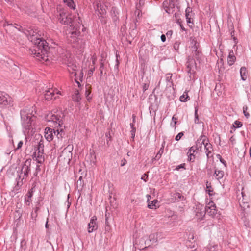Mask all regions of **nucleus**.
<instances>
[{
    "label": "nucleus",
    "mask_w": 251,
    "mask_h": 251,
    "mask_svg": "<svg viewBox=\"0 0 251 251\" xmlns=\"http://www.w3.org/2000/svg\"><path fill=\"white\" fill-rule=\"evenodd\" d=\"M24 33L27 36L28 40L34 44L30 49L31 53L40 61H47L48 58V45L46 40L39 37L36 31L31 27L26 29Z\"/></svg>",
    "instance_id": "nucleus-1"
},
{
    "label": "nucleus",
    "mask_w": 251,
    "mask_h": 251,
    "mask_svg": "<svg viewBox=\"0 0 251 251\" xmlns=\"http://www.w3.org/2000/svg\"><path fill=\"white\" fill-rule=\"evenodd\" d=\"M21 123L23 128L26 130H33L36 117L32 116L28 107H25L20 112Z\"/></svg>",
    "instance_id": "nucleus-2"
},
{
    "label": "nucleus",
    "mask_w": 251,
    "mask_h": 251,
    "mask_svg": "<svg viewBox=\"0 0 251 251\" xmlns=\"http://www.w3.org/2000/svg\"><path fill=\"white\" fill-rule=\"evenodd\" d=\"M44 148V142L42 139L34 147V152L32 155L33 159H35L38 164H41L45 161Z\"/></svg>",
    "instance_id": "nucleus-3"
},
{
    "label": "nucleus",
    "mask_w": 251,
    "mask_h": 251,
    "mask_svg": "<svg viewBox=\"0 0 251 251\" xmlns=\"http://www.w3.org/2000/svg\"><path fill=\"white\" fill-rule=\"evenodd\" d=\"M197 142L201 144V145H204L205 152L206 154L207 158H210L213 157V148L211 144L209 143V141L207 137L205 135H201L198 139Z\"/></svg>",
    "instance_id": "nucleus-4"
},
{
    "label": "nucleus",
    "mask_w": 251,
    "mask_h": 251,
    "mask_svg": "<svg viewBox=\"0 0 251 251\" xmlns=\"http://www.w3.org/2000/svg\"><path fill=\"white\" fill-rule=\"evenodd\" d=\"M64 134V132L62 128H58L55 130L50 127H47L45 129V137L49 142L53 140L54 135H56L58 139H60L62 138Z\"/></svg>",
    "instance_id": "nucleus-5"
},
{
    "label": "nucleus",
    "mask_w": 251,
    "mask_h": 251,
    "mask_svg": "<svg viewBox=\"0 0 251 251\" xmlns=\"http://www.w3.org/2000/svg\"><path fill=\"white\" fill-rule=\"evenodd\" d=\"M31 162L32 160L31 159H26L22 167L20 174L25 176V178L28 176L30 171Z\"/></svg>",
    "instance_id": "nucleus-6"
},
{
    "label": "nucleus",
    "mask_w": 251,
    "mask_h": 251,
    "mask_svg": "<svg viewBox=\"0 0 251 251\" xmlns=\"http://www.w3.org/2000/svg\"><path fill=\"white\" fill-rule=\"evenodd\" d=\"M58 21L61 24L69 25L72 22V16L62 11L59 14Z\"/></svg>",
    "instance_id": "nucleus-7"
},
{
    "label": "nucleus",
    "mask_w": 251,
    "mask_h": 251,
    "mask_svg": "<svg viewBox=\"0 0 251 251\" xmlns=\"http://www.w3.org/2000/svg\"><path fill=\"white\" fill-rule=\"evenodd\" d=\"M196 69V63L193 59H189L186 63V71L188 73L190 78L192 77L191 75L195 74Z\"/></svg>",
    "instance_id": "nucleus-8"
},
{
    "label": "nucleus",
    "mask_w": 251,
    "mask_h": 251,
    "mask_svg": "<svg viewBox=\"0 0 251 251\" xmlns=\"http://www.w3.org/2000/svg\"><path fill=\"white\" fill-rule=\"evenodd\" d=\"M176 0H169L163 3V6L165 11L168 14H172L174 12L175 2Z\"/></svg>",
    "instance_id": "nucleus-9"
},
{
    "label": "nucleus",
    "mask_w": 251,
    "mask_h": 251,
    "mask_svg": "<svg viewBox=\"0 0 251 251\" xmlns=\"http://www.w3.org/2000/svg\"><path fill=\"white\" fill-rule=\"evenodd\" d=\"M194 212L198 219H202L205 214L204 206L200 204L196 205Z\"/></svg>",
    "instance_id": "nucleus-10"
},
{
    "label": "nucleus",
    "mask_w": 251,
    "mask_h": 251,
    "mask_svg": "<svg viewBox=\"0 0 251 251\" xmlns=\"http://www.w3.org/2000/svg\"><path fill=\"white\" fill-rule=\"evenodd\" d=\"M97 217L93 216L90 219V222L88 224V232L90 233L96 230L98 228V225L97 223Z\"/></svg>",
    "instance_id": "nucleus-11"
},
{
    "label": "nucleus",
    "mask_w": 251,
    "mask_h": 251,
    "mask_svg": "<svg viewBox=\"0 0 251 251\" xmlns=\"http://www.w3.org/2000/svg\"><path fill=\"white\" fill-rule=\"evenodd\" d=\"M55 94L57 95H62L61 92L56 88L49 89L48 90H46L45 91V93L44 94L45 98L47 100H51L53 99V97Z\"/></svg>",
    "instance_id": "nucleus-12"
},
{
    "label": "nucleus",
    "mask_w": 251,
    "mask_h": 251,
    "mask_svg": "<svg viewBox=\"0 0 251 251\" xmlns=\"http://www.w3.org/2000/svg\"><path fill=\"white\" fill-rule=\"evenodd\" d=\"M205 213L208 215L214 216L217 213L216 206L213 202H209L208 205L204 207Z\"/></svg>",
    "instance_id": "nucleus-13"
},
{
    "label": "nucleus",
    "mask_w": 251,
    "mask_h": 251,
    "mask_svg": "<svg viewBox=\"0 0 251 251\" xmlns=\"http://www.w3.org/2000/svg\"><path fill=\"white\" fill-rule=\"evenodd\" d=\"M94 7L99 14L102 15L106 13V6L102 4L100 1H97L94 3Z\"/></svg>",
    "instance_id": "nucleus-14"
},
{
    "label": "nucleus",
    "mask_w": 251,
    "mask_h": 251,
    "mask_svg": "<svg viewBox=\"0 0 251 251\" xmlns=\"http://www.w3.org/2000/svg\"><path fill=\"white\" fill-rule=\"evenodd\" d=\"M185 200L184 197L178 192H176L171 196L168 201L169 202L174 203Z\"/></svg>",
    "instance_id": "nucleus-15"
},
{
    "label": "nucleus",
    "mask_w": 251,
    "mask_h": 251,
    "mask_svg": "<svg viewBox=\"0 0 251 251\" xmlns=\"http://www.w3.org/2000/svg\"><path fill=\"white\" fill-rule=\"evenodd\" d=\"M9 96L3 92H0V107H3L8 104Z\"/></svg>",
    "instance_id": "nucleus-16"
},
{
    "label": "nucleus",
    "mask_w": 251,
    "mask_h": 251,
    "mask_svg": "<svg viewBox=\"0 0 251 251\" xmlns=\"http://www.w3.org/2000/svg\"><path fill=\"white\" fill-rule=\"evenodd\" d=\"M194 44L191 47V50L192 51V53L194 56H195V58L199 60V58H200V56L201 55V52L198 50V46L197 43L196 41H194Z\"/></svg>",
    "instance_id": "nucleus-17"
},
{
    "label": "nucleus",
    "mask_w": 251,
    "mask_h": 251,
    "mask_svg": "<svg viewBox=\"0 0 251 251\" xmlns=\"http://www.w3.org/2000/svg\"><path fill=\"white\" fill-rule=\"evenodd\" d=\"M236 60V58L234 55L233 50H229L228 55L227 56V63L229 66L234 64Z\"/></svg>",
    "instance_id": "nucleus-18"
},
{
    "label": "nucleus",
    "mask_w": 251,
    "mask_h": 251,
    "mask_svg": "<svg viewBox=\"0 0 251 251\" xmlns=\"http://www.w3.org/2000/svg\"><path fill=\"white\" fill-rule=\"evenodd\" d=\"M25 177V176L21 174L18 175V177L16 178L17 184L15 187L16 190H19L20 187L23 184V180Z\"/></svg>",
    "instance_id": "nucleus-19"
},
{
    "label": "nucleus",
    "mask_w": 251,
    "mask_h": 251,
    "mask_svg": "<svg viewBox=\"0 0 251 251\" xmlns=\"http://www.w3.org/2000/svg\"><path fill=\"white\" fill-rule=\"evenodd\" d=\"M72 99L74 101L77 103L80 101L81 98L78 90L75 91L74 94L72 96Z\"/></svg>",
    "instance_id": "nucleus-20"
},
{
    "label": "nucleus",
    "mask_w": 251,
    "mask_h": 251,
    "mask_svg": "<svg viewBox=\"0 0 251 251\" xmlns=\"http://www.w3.org/2000/svg\"><path fill=\"white\" fill-rule=\"evenodd\" d=\"M67 66L68 71L75 76L76 75V73L75 72L77 68L76 66L74 64H71L70 63L68 64Z\"/></svg>",
    "instance_id": "nucleus-21"
},
{
    "label": "nucleus",
    "mask_w": 251,
    "mask_h": 251,
    "mask_svg": "<svg viewBox=\"0 0 251 251\" xmlns=\"http://www.w3.org/2000/svg\"><path fill=\"white\" fill-rule=\"evenodd\" d=\"M247 69L245 67H242L240 68V74L241 77V79L245 81L247 79Z\"/></svg>",
    "instance_id": "nucleus-22"
},
{
    "label": "nucleus",
    "mask_w": 251,
    "mask_h": 251,
    "mask_svg": "<svg viewBox=\"0 0 251 251\" xmlns=\"http://www.w3.org/2000/svg\"><path fill=\"white\" fill-rule=\"evenodd\" d=\"M224 175V172L221 170H215L214 172V176L215 178L219 180L223 178Z\"/></svg>",
    "instance_id": "nucleus-23"
},
{
    "label": "nucleus",
    "mask_w": 251,
    "mask_h": 251,
    "mask_svg": "<svg viewBox=\"0 0 251 251\" xmlns=\"http://www.w3.org/2000/svg\"><path fill=\"white\" fill-rule=\"evenodd\" d=\"M149 240L152 243H157L158 241L157 234L156 233L150 234L149 236Z\"/></svg>",
    "instance_id": "nucleus-24"
},
{
    "label": "nucleus",
    "mask_w": 251,
    "mask_h": 251,
    "mask_svg": "<svg viewBox=\"0 0 251 251\" xmlns=\"http://www.w3.org/2000/svg\"><path fill=\"white\" fill-rule=\"evenodd\" d=\"M63 1L71 9H75V5L73 0H63Z\"/></svg>",
    "instance_id": "nucleus-25"
},
{
    "label": "nucleus",
    "mask_w": 251,
    "mask_h": 251,
    "mask_svg": "<svg viewBox=\"0 0 251 251\" xmlns=\"http://www.w3.org/2000/svg\"><path fill=\"white\" fill-rule=\"evenodd\" d=\"M172 74L171 73H168L166 75V81L167 82V85L171 86L173 85V81L172 80Z\"/></svg>",
    "instance_id": "nucleus-26"
},
{
    "label": "nucleus",
    "mask_w": 251,
    "mask_h": 251,
    "mask_svg": "<svg viewBox=\"0 0 251 251\" xmlns=\"http://www.w3.org/2000/svg\"><path fill=\"white\" fill-rule=\"evenodd\" d=\"M164 145H162L161 148L160 149L159 151L158 152V153H157V154L156 155L155 157L152 159V160L153 161L154 160H158L161 157V155L162 154V153H163V151H164Z\"/></svg>",
    "instance_id": "nucleus-27"
},
{
    "label": "nucleus",
    "mask_w": 251,
    "mask_h": 251,
    "mask_svg": "<svg viewBox=\"0 0 251 251\" xmlns=\"http://www.w3.org/2000/svg\"><path fill=\"white\" fill-rule=\"evenodd\" d=\"M179 100L182 102H186L190 100L187 92H184V94L180 97Z\"/></svg>",
    "instance_id": "nucleus-28"
},
{
    "label": "nucleus",
    "mask_w": 251,
    "mask_h": 251,
    "mask_svg": "<svg viewBox=\"0 0 251 251\" xmlns=\"http://www.w3.org/2000/svg\"><path fill=\"white\" fill-rule=\"evenodd\" d=\"M158 202V201L157 200H154L151 202H149L148 205V207L150 209H156V204Z\"/></svg>",
    "instance_id": "nucleus-29"
},
{
    "label": "nucleus",
    "mask_w": 251,
    "mask_h": 251,
    "mask_svg": "<svg viewBox=\"0 0 251 251\" xmlns=\"http://www.w3.org/2000/svg\"><path fill=\"white\" fill-rule=\"evenodd\" d=\"M177 118L174 115L172 118V121L170 123V126L171 127L174 128L175 129L176 128V125L177 124Z\"/></svg>",
    "instance_id": "nucleus-30"
},
{
    "label": "nucleus",
    "mask_w": 251,
    "mask_h": 251,
    "mask_svg": "<svg viewBox=\"0 0 251 251\" xmlns=\"http://www.w3.org/2000/svg\"><path fill=\"white\" fill-rule=\"evenodd\" d=\"M20 251H25L26 248V242L25 239H23L21 242Z\"/></svg>",
    "instance_id": "nucleus-31"
},
{
    "label": "nucleus",
    "mask_w": 251,
    "mask_h": 251,
    "mask_svg": "<svg viewBox=\"0 0 251 251\" xmlns=\"http://www.w3.org/2000/svg\"><path fill=\"white\" fill-rule=\"evenodd\" d=\"M188 155V160L191 162H194L195 159V155L193 154V153H187Z\"/></svg>",
    "instance_id": "nucleus-32"
},
{
    "label": "nucleus",
    "mask_w": 251,
    "mask_h": 251,
    "mask_svg": "<svg viewBox=\"0 0 251 251\" xmlns=\"http://www.w3.org/2000/svg\"><path fill=\"white\" fill-rule=\"evenodd\" d=\"M38 210V207H36L35 208L34 212H31V217L33 220V222H34L36 220V218L37 216V211Z\"/></svg>",
    "instance_id": "nucleus-33"
},
{
    "label": "nucleus",
    "mask_w": 251,
    "mask_h": 251,
    "mask_svg": "<svg viewBox=\"0 0 251 251\" xmlns=\"http://www.w3.org/2000/svg\"><path fill=\"white\" fill-rule=\"evenodd\" d=\"M242 126V123L238 120L235 121L233 124V127L234 128H240Z\"/></svg>",
    "instance_id": "nucleus-34"
},
{
    "label": "nucleus",
    "mask_w": 251,
    "mask_h": 251,
    "mask_svg": "<svg viewBox=\"0 0 251 251\" xmlns=\"http://www.w3.org/2000/svg\"><path fill=\"white\" fill-rule=\"evenodd\" d=\"M199 150V147L196 146H193L190 148L188 153H193V154L197 151V150Z\"/></svg>",
    "instance_id": "nucleus-35"
},
{
    "label": "nucleus",
    "mask_w": 251,
    "mask_h": 251,
    "mask_svg": "<svg viewBox=\"0 0 251 251\" xmlns=\"http://www.w3.org/2000/svg\"><path fill=\"white\" fill-rule=\"evenodd\" d=\"M190 9L187 8L186 10V18L187 23H191V14L190 12Z\"/></svg>",
    "instance_id": "nucleus-36"
},
{
    "label": "nucleus",
    "mask_w": 251,
    "mask_h": 251,
    "mask_svg": "<svg viewBox=\"0 0 251 251\" xmlns=\"http://www.w3.org/2000/svg\"><path fill=\"white\" fill-rule=\"evenodd\" d=\"M197 112H198V108L197 107H195V120H194V122L196 124L199 123V116H198V114Z\"/></svg>",
    "instance_id": "nucleus-37"
},
{
    "label": "nucleus",
    "mask_w": 251,
    "mask_h": 251,
    "mask_svg": "<svg viewBox=\"0 0 251 251\" xmlns=\"http://www.w3.org/2000/svg\"><path fill=\"white\" fill-rule=\"evenodd\" d=\"M180 45V42L179 41H176L174 44V49L177 52L179 50Z\"/></svg>",
    "instance_id": "nucleus-38"
},
{
    "label": "nucleus",
    "mask_w": 251,
    "mask_h": 251,
    "mask_svg": "<svg viewBox=\"0 0 251 251\" xmlns=\"http://www.w3.org/2000/svg\"><path fill=\"white\" fill-rule=\"evenodd\" d=\"M206 188L207 190L206 191L208 192V194L211 196L212 195V193L213 192V190L212 189V187L210 185V184H208V182H207L206 184Z\"/></svg>",
    "instance_id": "nucleus-39"
},
{
    "label": "nucleus",
    "mask_w": 251,
    "mask_h": 251,
    "mask_svg": "<svg viewBox=\"0 0 251 251\" xmlns=\"http://www.w3.org/2000/svg\"><path fill=\"white\" fill-rule=\"evenodd\" d=\"M248 110V107L247 106L245 105V106H244L243 107V113H244V115L247 117L248 118L249 116V113L247 112V110Z\"/></svg>",
    "instance_id": "nucleus-40"
},
{
    "label": "nucleus",
    "mask_w": 251,
    "mask_h": 251,
    "mask_svg": "<svg viewBox=\"0 0 251 251\" xmlns=\"http://www.w3.org/2000/svg\"><path fill=\"white\" fill-rule=\"evenodd\" d=\"M16 25L18 26V27H15L16 29H17L19 31L22 32L24 33V31H26L25 28H23V27L21 25H18L17 24H15Z\"/></svg>",
    "instance_id": "nucleus-41"
},
{
    "label": "nucleus",
    "mask_w": 251,
    "mask_h": 251,
    "mask_svg": "<svg viewBox=\"0 0 251 251\" xmlns=\"http://www.w3.org/2000/svg\"><path fill=\"white\" fill-rule=\"evenodd\" d=\"M31 202V199H28L27 197H25V204L27 206H29Z\"/></svg>",
    "instance_id": "nucleus-42"
},
{
    "label": "nucleus",
    "mask_w": 251,
    "mask_h": 251,
    "mask_svg": "<svg viewBox=\"0 0 251 251\" xmlns=\"http://www.w3.org/2000/svg\"><path fill=\"white\" fill-rule=\"evenodd\" d=\"M184 135L183 133L182 132H180L176 136V138H175V140L176 141H178L179 140L181 137H182V136Z\"/></svg>",
    "instance_id": "nucleus-43"
},
{
    "label": "nucleus",
    "mask_w": 251,
    "mask_h": 251,
    "mask_svg": "<svg viewBox=\"0 0 251 251\" xmlns=\"http://www.w3.org/2000/svg\"><path fill=\"white\" fill-rule=\"evenodd\" d=\"M149 87V83H144L143 85V91L145 92L147 90H148V88Z\"/></svg>",
    "instance_id": "nucleus-44"
},
{
    "label": "nucleus",
    "mask_w": 251,
    "mask_h": 251,
    "mask_svg": "<svg viewBox=\"0 0 251 251\" xmlns=\"http://www.w3.org/2000/svg\"><path fill=\"white\" fill-rule=\"evenodd\" d=\"M148 175L145 173L143 175H142V177H141V179L143 180L144 181H145V182H146L148 180Z\"/></svg>",
    "instance_id": "nucleus-45"
},
{
    "label": "nucleus",
    "mask_w": 251,
    "mask_h": 251,
    "mask_svg": "<svg viewBox=\"0 0 251 251\" xmlns=\"http://www.w3.org/2000/svg\"><path fill=\"white\" fill-rule=\"evenodd\" d=\"M185 163L180 164L176 167V170H178L180 168L185 169Z\"/></svg>",
    "instance_id": "nucleus-46"
},
{
    "label": "nucleus",
    "mask_w": 251,
    "mask_h": 251,
    "mask_svg": "<svg viewBox=\"0 0 251 251\" xmlns=\"http://www.w3.org/2000/svg\"><path fill=\"white\" fill-rule=\"evenodd\" d=\"M91 93V91L90 90H89L88 88H86V91H85V95L86 97L87 98L88 100H89L90 98L89 97V95H90Z\"/></svg>",
    "instance_id": "nucleus-47"
},
{
    "label": "nucleus",
    "mask_w": 251,
    "mask_h": 251,
    "mask_svg": "<svg viewBox=\"0 0 251 251\" xmlns=\"http://www.w3.org/2000/svg\"><path fill=\"white\" fill-rule=\"evenodd\" d=\"M79 34V32L76 31H73L71 33L72 34V36L71 37H76V36H78Z\"/></svg>",
    "instance_id": "nucleus-48"
},
{
    "label": "nucleus",
    "mask_w": 251,
    "mask_h": 251,
    "mask_svg": "<svg viewBox=\"0 0 251 251\" xmlns=\"http://www.w3.org/2000/svg\"><path fill=\"white\" fill-rule=\"evenodd\" d=\"M41 170V169H40V165H39V164H37L36 165V172L35 173V175H37V173L39 171H40Z\"/></svg>",
    "instance_id": "nucleus-49"
},
{
    "label": "nucleus",
    "mask_w": 251,
    "mask_h": 251,
    "mask_svg": "<svg viewBox=\"0 0 251 251\" xmlns=\"http://www.w3.org/2000/svg\"><path fill=\"white\" fill-rule=\"evenodd\" d=\"M32 196V193L31 192H28L27 194L26 195L25 197H27L28 199H31V197Z\"/></svg>",
    "instance_id": "nucleus-50"
},
{
    "label": "nucleus",
    "mask_w": 251,
    "mask_h": 251,
    "mask_svg": "<svg viewBox=\"0 0 251 251\" xmlns=\"http://www.w3.org/2000/svg\"><path fill=\"white\" fill-rule=\"evenodd\" d=\"M23 144V141H20L18 143V146H17V147L16 149H20V148L22 147V146Z\"/></svg>",
    "instance_id": "nucleus-51"
},
{
    "label": "nucleus",
    "mask_w": 251,
    "mask_h": 251,
    "mask_svg": "<svg viewBox=\"0 0 251 251\" xmlns=\"http://www.w3.org/2000/svg\"><path fill=\"white\" fill-rule=\"evenodd\" d=\"M219 156H220V161H221V162H222L223 164H224L225 166H226V162L222 158L221 156H220V155H218Z\"/></svg>",
    "instance_id": "nucleus-52"
},
{
    "label": "nucleus",
    "mask_w": 251,
    "mask_h": 251,
    "mask_svg": "<svg viewBox=\"0 0 251 251\" xmlns=\"http://www.w3.org/2000/svg\"><path fill=\"white\" fill-rule=\"evenodd\" d=\"M121 162H122V163L121 164V166H124L127 163V161L125 159H123V160H122Z\"/></svg>",
    "instance_id": "nucleus-53"
},
{
    "label": "nucleus",
    "mask_w": 251,
    "mask_h": 251,
    "mask_svg": "<svg viewBox=\"0 0 251 251\" xmlns=\"http://www.w3.org/2000/svg\"><path fill=\"white\" fill-rule=\"evenodd\" d=\"M166 36L164 34H162L161 36V40L163 42H164L166 41Z\"/></svg>",
    "instance_id": "nucleus-54"
},
{
    "label": "nucleus",
    "mask_w": 251,
    "mask_h": 251,
    "mask_svg": "<svg viewBox=\"0 0 251 251\" xmlns=\"http://www.w3.org/2000/svg\"><path fill=\"white\" fill-rule=\"evenodd\" d=\"M234 31H233L231 32V36L233 37V39L235 41L237 40V38L234 36Z\"/></svg>",
    "instance_id": "nucleus-55"
},
{
    "label": "nucleus",
    "mask_w": 251,
    "mask_h": 251,
    "mask_svg": "<svg viewBox=\"0 0 251 251\" xmlns=\"http://www.w3.org/2000/svg\"><path fill=\"white\" fill-rule=\"evenodd\" d=\"M94 69V68L93 69H91V70H89L88 73V75H92V74L93 73V70Z\"/></svg>",
    "instance_id": "nucleus-56"
},
{
    "label": "nucleus",
    "mask_w": 251,
    "mask_h": 251,
    "mask_svg": "<svg viewBox=\"0 0 251 251\" xmlns=\"http://www.w3.org/2000/svg\"><path fill=\"white\" fill-rule=\"evenodd\" d=\"M243 205H242L240 203V205H241V207H242L245 208L246 206H247V207H249V205L248 204V203H244H244H243Z\"/></svg>",
    "instance_id": "nucleus-57"
},
{
    "label": "nucleus",
    "mask_w": 251,
    "mask_h": 251,
    "mask_svg": "<svg viewBox=\"0 0 251 251\" xmlns=\"http://www.w3.org/2000/svg\"><path fill=\"white\" fill-rule=\"evenodd\" d=\"M105 135L107 138H109L110 140H111V137H110L109 133H106Z\"/></svg>",
    "instance_id": "nucleus-58"
},
{
    "label": "nucleus",
    "mask_w": 251,
    "mask_h": 251,
    "mask_svg": "<svg viewBox=\"0 0 251 251\" xmlns=\"http://www.w3.org/2000/svg\"><path fill=\"white\" fill-rule=\"evenodd\" d=\"M132 119L133 123H135L136 120V116L134 114L132 115Z\"/></svg>",
    "instance_id": "nucleus-59"
},
{
    "label": "nucleus",
    "mask_w": 251,
    "mask_h": 251,
    "mask_svg": "<svg viewBox=\"0 0 251 251\" xmlns=\"http://www.w3.org/2000/svg\"><path fill=\"white\" fill-rule=\"evenodd\" d=\"M135 132H136V128H133L132 129H131V133H135Z\"/></svg>",
    "instance_id": "nucleus-60"
},
{
    "label": "nucleus",
    "mask_w": 251,
    "mask_h": 251,
    "mask_svg": "<svg viewBox=\"0 0 251 251\" xmlns=\"http://www.w3.org/2000/svg\"><path fill=\"white\" fill-rule=\"evenodd\" d=\"M45 227H46V228H49V225H48V219H47V222H46V223Z\"/></svg>",
    "instance_id": "nucleus-61"
},
{
    "label": "nucleus",
    "mask_w": 251,
    "mask_h": 251,
    "mask_svg": "<svg viewBox=\"0 0 251 251\" xmlns=\"http://www.w3.org/2000/svg\"><path fill=\"white\" fill-rule=\"evenodd\" d=\"M103 67V63H101L100 66V69L101 70V74L102 73V71L101 70V68Z\"/></svg>",
    "instance_id": "nucleus-62"
},
{
    "label": "nucleus",
    "mask_w": 251,
    "mask_h": 251,
    "mask_svg": "<svg viewBox=\"0 0 251 251\" xmlns=\"http://www.w3.org/2000/svg\"><path fill=\"white\" fill-rule=\"evenodd\" d=\"M130 127L131 128V129H132L133 128H135L134 126V125H133V123H131L130 124Z\"/></svg>",
    "instance_id": "nucleus-63"
},
{
    "label": "nucleus",
    "mask_w": 251,
    "mask_h": 251,
    "mask_svg": "<svg viewBox=\"0 0 251 251\" xmlns=\"http://www.w3.org/2000/svg\"><path fill=\"white\" fill-rule=\"evenodd\" d=\"M135 133H131L132 138H134L135 137Z\"/></svg>",
    "instance_id": "nucleus-64"
}]
</instances>
